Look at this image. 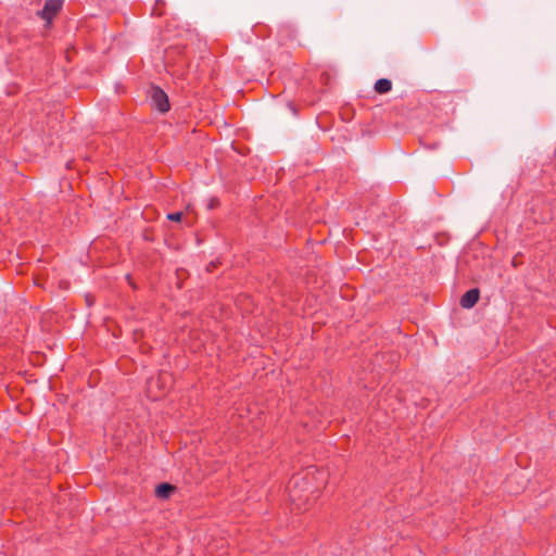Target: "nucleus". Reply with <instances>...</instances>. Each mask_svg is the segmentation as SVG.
<instances>
[{
	"label": "nucleus",
	"mask_w": 556,
	"mask_h": 556,
	"mask_svg": "<svg viewBox=\"0 0 556 556\" xmlns=\"http://www.w3.org/2000/svg\"><path fill=\"white\" fill-rule=\"evenodd\" d=\"M302 484H306L303 479L302 481L293 479L288 486L290 501L298 510L305 509L308 501V495L301 493V491H303L301 488Z\"/></svg>",
	"instance_id": "nucleus-1"
},
{
	"label": "nucleus",
	"mask_w": 556,
	"mask_h": 556,
	"mask_svg": "<svg viewBox=\"0 0 556 556\" xmlns=\"http://www.w3.org/2000/svg\"><path fill=\"white\" fill-rule=\"evenodd\" d=\"M151 99L155 109H157L161 113H166L169 111L170 105L168 97L162 88L157 86L152 87Z\"/></svg>",
	"instance_id": "nucleus-2"
},
{
	"label": "nucleus",
	"mask_w": 556,
	"mask_h": 556,
	"mask_svg": "<svg viewBox=\"0 0 556 556\" xmlns=\"http://www.w3.org/2000/svg\"><path fill=\"white\" fill-rule=\"evenodd\" d=\"M62 5V0H47L42 11L40 12V16L50 22L61 11Z\"/></svg>",
	"instance_id": "nucleus-3"
},
{
	"label": "nucleus",
	"mask_w": 556,
	"mask_h": 556,
	"mask_svg": "<svg viewBox=\"0 0 556 556\" xmlns=\"http://www.w3.org/2000/svg\"><path fill=\"white\" fill-rule=\"evenodd\" d=\"M480 298V291L477 288L470 289L467 292H465L460 300L459 304L463 308H471L473 307Z\"/></svg>",
	"instance_id": "nucleus-4"
},
{
	"label": "nucleus",
	"mask_w": 556,
	"mask_h": 556,
	"mask_svg": "<svg viewBox=\"0 0 556 556\" xmlns=\"http://www.w3.org/2000/svg\"><path fill=\"white\" fill-rule=\"evenodd\" d=\"M175 490L176 486H174L173 484L163 482L156 486L155 495L159 498L166 500L174 493Z\"/></svg>",
	"instance_id": "nucleus-5"
},
{
	"label": "nucleus",
	"mask_w": 556,
	"mask_h": 556,
	"mask_svg": "<svg viewBox=\"0 0 556 556\" xmlns=\"http://www.w3.org/2000/svg\"><path fill=\"white\" fill-rule=\"evenodd\" d=\"M374 89L377 93H387L392 89V83L390 79L380 78L375 83Z\"/></svg>",
	"instance_id": "nucleus-6"
},
{
	"label": "nucleus",
	"mask_w": 556,
	"mask_h": 556,
	"mask_svg": "<svg viewBox=\"0 0 556 556\" xmlns=\"http://www.w3.org/2000/svg\"><path fill=\"white\" fill-rule=\"evenodd\" d=\"M165 2L164 0H156L152 8V15L162 16L164 14Z\"/></svg>",
	"instance_id": "nucleus-7"
},
{
	"label": "nucleus",
	"mask_w": 556,
	"mask_h": 556,
	"mask_svg": "<svg viewBox=\"0 0 556 556\" xmlns=\"http://www.w3.org/2000/svg\"><path fill=\"white\" fill-rule=\"evenodd\" d=\"M181 218H182L181 212H174V213L167 214V219L172 220V222H180Z\"/></svg>",
	"instance_id": "nucleus-8"
},
{
	"label": "nucleus",
	"mask_w": 556,
	"mask_h": 556,
	"mask_svg": "<svg viewBox=\"0 0 556 556\" xmlns=\"http://www.w3.org/2000/svg\"><path fill=\"white\" fill-rule=\"evenodd\" d=\"M219 206V200L216 197H213L208 200L207 207L210 210H214Z\"/></svg>",
	"instance_id": "nucleus-9"
},
{
	"label": "nucleus",
	"mask_w": 556,
	"mask_h": 556,
	"mask_svg": "<svg viewBox=\"0 0 556 556\" xmlns=\"http://www.w3.org/2000/svg\"><path fill=\"white\" fill-rule=\"evenodd\" d=\"M517 263H518V260H517V256H515V257H514V260H513V266H515V267H516V266H517Z\"/></svg>",
	"instance_id": "nucleus-10"
}]
</instances>
